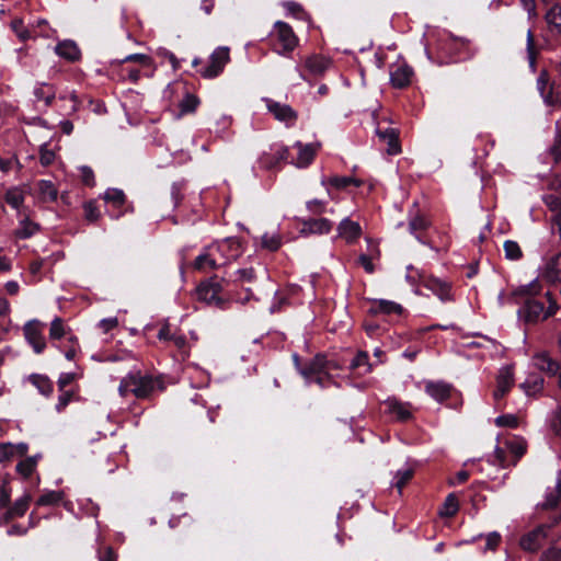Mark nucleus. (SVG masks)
I'll list each match as a JSON object with an SVG mask.
<instances>
[{"label":"nucleus","mask_w":561,"mask_h":561,"mask_svg":"<svg viewBox=\"0 0 561 561\" xmlns=\"http://www.w3.org/2000/svg\"><path fill=\"white\" fill-rule=\"evenodd\" d=\"M558 308V304L551 294L546 293L542 299L526 298L518 310V316L527 323H537L553 316Z\"/></svg>","instance_id":"f257e3e1"},{"label":"nucleus","mask_w":561,"mask_h":561,"mask_svg":"<svg viewBox=\"0 0 561 561\" xmlns=\"http://www.w3.org/2000/svg\"><path fill=\"white\" fill-rule=\"evenodd\" d=\"M159 383L158 379L150 376H142L139 373L130 374L122 379L118 392L122 397L133 393L138 399H147Z\"/></svg>","instance_id":"f03ea898"},{"label":"nucleus","mask_w":561,"mask_h":561,"mask_svg":"<svg viewBox=\"0 0 561 561\" xmlns=\"http://www.w3.org/2000/svg\"><path fill=\"white\" fill-rule=\"evenodd\" d=\"M270 37L274 50L279 55L291 53L299 43L298 36L295 34L293 27L283 21L275 22Z\"/></svg>","instance_id":"7ed1b4c3"},{"label":"nucleus","mask_w":561,"mask_h":561,"mask_svg":"<svg viewBox=\"0 0 561 561\" xmlns=\"http://www.w3.org/2000/svg\"><path fill=\"white\" fill-rule=\"evenodd\" d=\"M222 285L217 276H213L205 282H202L196 290L197 300L208 305L215 306L221 310L227 309L229 299L220 296L222 291Z\"/></svg>","instance_id":"20e7f679"},{"label":"nucleus","mask_w":561,"mask_h":561,"mask_svg":"<svg viewBox=\"0 0 561 561\" xmlns=\"http://www.w3.org/2000/svg\"><path fill=\"white\" fill-rule=\"evenodd\" d=\"M335 368H337L335 362L328 360L323 355H317L308 365L300 368L299 371L307 380H314L323 387L324 377Z\"/></svg>","instance_id":"39448f33"},{"label":"nucleus","mask_w":561,"mask_h":561,"mask_svg":"<svg viewBox=\"0 0 561 561\" xmlns=\"http://www.w3.org/2000/svg\"><path fill=\"white\" fill-rule=\"evenodd\" d=\"M230 60V49L227 46L217 47L210 55L208 65L198 71L205 79H213L219 76Z\"/></svg>","instance_id":"423d86ee"},{"label":"nucleus","mask_w":561,"mask_h":561,"mask_svg":"<svg viewBox=\"0 0 561 561\" xmlns=\"http://www.w3.org/2000/svg\"><path fill=\"white\" fill-rule=\"evenodd\" d=\"M210 249L218 255L222 266L238 259L242 253L241 242L237 238H226L210 245Z\"/></svg>","instance_id":"0eeeda50"},{"label":"nucleus","mask_w":561,"mask_h":561,"mask_svg":"<svg viewBox=\"0 0 561 561\" xmlns=\"http://www.w3.org/2000/svg\"><path fill=\"white\" fill-rule=\"evenodd\" d=\"M45 323L39 320H31L23 327L24 337L36 354H41L46 348V339L44 336Z\"/></svg>","instance_id":"6e6552de"},{"label":"nucleus","mask_w":561,"mask_h":561,"mask_svg":"<svg viewBox=\"0 0 561 561\" xmlns=\"http://www.w3.org/2000/svg\"><path fill=\"white\" fill-rule=\"evenodd\" d=\"M332 66V60L323 55L312 54L304 59V71L301 78L306 79L305 73L310 77H322Z\"/></svg>","instance_id":"1a4fd4ad"},{"label":"nucleus","mask_w":561,"mask_h":561,"mask_svg":"<svg viewBox=\"0 0 561 561\" xmlns=\"http://www.w3.org/2000/svg\"><path fill=\"white\" fill-rule=\"evenodd\" d=\"M549 528L550 527L547 525H541L535 528L534 530L529 531L528 534L524 535L519 541L520 547L525 551H537L545 545Z\"/></svg>","instance_id":"9d476101"},{"label":"nucleus","mask_w":561,"mask_h":561,"mask_svg":"<svg viewBox=\"0 0 561 561\" xmlns=\"http://www.w3.org/2000/svg\"><path fill=\"white\" fill-rule=\"evenodd\" d=\"M265 104L268 112L275 117V119L285 123L287 126L293 125L298 115L288 104H284L272 99H265Z\"/></svg>","instance_id":"9b49d317"},{"label":"nucleus","mask_w":561,"mask_h":561,"mask_svg":"<svg viewBox=\"0 0 561 561\" xmlns=\"http://www.w3.org/2000/svg\"><path fill=\"white\" fill-rule=\"evenodd\" d=\"M414 71L405 61H397L390 68V81L397 89H402L411 83Z\"/></svg>","instance_id":"f8f14e48"},{"label":"nucleus","mask_w":561,"mask_h":561,"mask_svg":"<svg viewBox=\"0 0 561 561\" xmlns=\"http://www.w3.org/2000/svg\"><path fill=\"white\" fill-rule=\"evenodd\" d=\"M531 362L535 368L545 373L548 376H557L560 365L547 351L536 352Z\"/></svg>","instance_id":"ddd939ff"},{"label":"nucleus","mask_w":561,"mask_h":561,"mask_svg":"<svg viewBox=\"0 0 561 561\" xmlns=\"http://www.w3.org/2000/svg\"><path fill=\"white\" fill-rule=\"evenodd\" d=\"M514 385V369L512 366H504L496 376V388L493 391L495 400L502 399Z\"/></svg>","instance_id":"4468645a"},{"label":"nucleus","mask_w":561,"mask_h":561,"mask_svg":"<svg viewBox=\"0 0 561 561\" xmlns=\"http://www.w3.org/2000/svg\"><path fill=\"white\" fill-rule=\"evenodd\" d=\"M289 154L288 148L284 146H274L271 147L268 151H264L260 158L261 167L266 170H272L280 161L287 159Z\"/></svg>","instance_id":"2eb2a0df"},{"label":"nucleus","mask_w":561,"mask_h":561,"mask_svg":"<svg viewBox=\"0 0 561 561\" xmlns=\"http://www.w3.org/2000/svg\"><path fill=\"white\" fill-rule=\"evenodd\" d=\"M561 502V471H558L551 484L547 485L545 501L541 507L545 510L556 507Z\"/></svg>","instance_id":"dca6fc26"},{"label":"nucleus","mask_w":561,"mask_h":561,"mask_svg":"<svg viewBox=\"0 0 561 561\" xmlns=\"http://www.w3.org/2000/svg\"><path fill=\"white\" fill-rule=\"evenodd\" d=\"M376 134L380 141L387 145L388 154H398L401 151L399 142V131L396 128L387 127L386 129H376Z\"/></svg>","instance_id":"f3484780"},{"label":"nucleus","mask_w":561,"mask_h":561,"mask_svg":"<svg viewBox=\"0 0 561 561\" xmlns=\"http://www.w3.org/2000/svg\"><path fill=\"white\" fill-rule=\"evenodd\" d=\"M337 233L347 243H353L362 236V227L357 221L344 218L337 226Z\"/></svg>","instance_id":"a211bd4d"},{"label":"nucleus","mask_w":561,"mask_h":561,"mask_svg":"<svg viewBox=\"0 0 561 561\" xmlns=\"http://www.w3.org/2000/svg\"><path fill=\"white\" fill-rule=\"evenodd\" d=\"M295 147L298 149V157L293 163L298 168H305L312 162L320 147V144L317 142L304 145L302 142L297 141Z\"/></svg>","instance_id":"6ab92c4d"},{"label":"nucleus","mask_w":561,"mask_h":561,"mask_svg":"<svg viewBox=\"0 0 561 561\" xmlns=\"http://www.w3.org/2000/svg\"><path fill=\"white\" fill-rule=\"evenodd\" d=\"M368 242V251L367 253H362L358 256V264L365 270L366 273L373 274L375 272L374 261L379 260L380 250L378 243L374 242L371 239H367Z\"/></svg>","instance_id":"aec40b11"},{"label":"nucleus","mask_w":561,"mask_h":561,"mask_svg":"<svg viewBox=\"0 0 561 561\" xmlns=\"http://www.w3.org/2000/svg\"><path fill=\"white\" fill-rule=\"evenodd\" d=\"M425 391L437 402H444L450 397L451 385L445 381H427Z\"/></svg>","instance_id":"412c9836"},{"label":"nucleus","mask_w":561,"mask_h":561,"mask_svg":"<svg viewBox=\"0 0 561 561\" xmlns=\"http://www.w3.org/2000/svg\"><path fill=\"white\" fill-rule=\"evenodd\" d=\"M387 412L396 417L398 421H407L411 417V410L409 403H403L394 398H389L385 401Z\"/></svg>","instance_id":"4be33fe9"},{"label":"nucleus","mask_w":561,"mask_h":561,"mask_svg":"<svg viewBox=\"0 0 561 561\" xmlns=\"http://www.w3.org/2000/svg\"><path fill=\"white\" fill-rule=\"evenodd\" d=\"M194 266L199 271L206 272L221 267L222 262H219L218 255L208 247L205 253L196 257Z\"/></svg>","instance_id":"5701e85b"},{"label":"nucleus","mask_w":561,"mask_h":561,"mask_svg":"<svg viewBox=\"0 0 561 561\" xmlns=\"http://www.w3.org/2000/svg\"><path fill=\"white\" fill-rule=\"evenodd\" d=\"M31 503V495L25 493L23 496L18 499L12 506L8 507L3 515L4 523L10 522L16 517H22L28 510Z\"/></svg>","instance_id":"b1692460"},{"label":"nucleus","mask_w":561,"mask_h":561,"mask_svg":"<svg viewBox=\"0 0 561 561\" xmlns=\"http://www.w3.org/2000/svg\"><path fill=\"white\" fill-rule=\"evenodd\" d=\"M542 277L550 283L561 280V252L547 261L542 272Z\"/></svg>","instance_id":"393cba45"},{"label":"nucleus","mask_w":561,"mask_h":561,"mask_svg":"<svg viewBox=\"0 0 561 561\" xmlns=\"http://www.w3.org/2000/svg\"><path fill=\"white\" fill-rule=\"evenodd\" d=\"M424 285L442 301L451 300L450 286L447 283L435 277H427L424 279Z\"/></svg>","instance_id":"a878e982"},{"label":"nucleus","mask_w":561,"mask_h":561,"mask_svg":"<svg viewBox=\"0 0 561 561\" xmlns=\"http://www.w3.org/2000/svg\"><path fill=\"white\" fill-rule=\"evenodd\" d=\"M55 53L61 57L65 58L68 61H77L81 57V51L77 44L72 41H62L58 43L55 47Z\"/></svg>","instance_id":"bb28decb"},{"label":"nucleus","mask_w":561,"mask_h":561,"mask_svg":"<svg viewBox=\"0 0 561 561\" xmlns=\"http://www.w3.org/2000/svg\"><path fill=\"white\" fill-rule=\"evenodd\" d=\"M369 312H371L374 314H377V313L400 314L402 312V307H401V305L390 301V300L378 299V300L373 301Z\"/></svg>","instance_id":"cd10ccee"},{"label":"nucleus","mask_w":561,"mask_h":561,"mask_svg":"<svg viewBox=\"0 0 561 561\" xmlns=\"http://www.w3.org/2000/svg\"><path fill=\"white\" fill-rule=\"evenodd\" d=\"M545 387V379L536 374H530L526 380L520 385V388L527 396H537L542 392Z\"/></svg>","instance_id":"c85d7f7f"},{"label":"nucleus","mask_w":561,"mask_h":561,"mask_svg":"<svg viewBox=\"0 0 561 561\" xmlns=\"http://www.w3.org/2000/svg\"><path fill=\"white\" fill-rule=\"evenodd\" d=\"M34 96L37 102H44L46 106H49L56 96V89L54 85L48 83H39L34 89Z\"/></svg>","instance_id":"c756f323"},{"label":"nucleus","mask_w":561,"mask_h":561,"mask_svg":"<svg viewBox=\"0 0 561 561\" xmlns=\"http://www.w3.org/2000/svg\"><path fill=\"white\" fill-rule=\"evenodd\" d=\"M549 77L546 71H541L537 79V89L539 90L543 101L548 105H554L556 93L549 89Z\"/></svg>","instance_id":"7c9ffc66"},{"label":"nucleus","mask_w":561,"mask_h":561,"mask_svg":"<svg viewBox=\"0 0 561 561\" xmlns=\"http://www.w3.org/2000/svg\"><path fill=\"white\" fill-rule=\"evenodd\" d=\"M39 198L44 203L55 202L58 197V190L53 182L47 180H41L37 183Z\"/></svg>","instance_id":"2f4dec72"},{"label":"nucleus","mask_w":561,"mask_h":561,"mask_svg":"<svg viewBox=\"0 0 561 561\" xmlns=\"http://www.w3.org/2000/svg\"><path fill=\"white\" fill-rule=\"evenodd\" d=\"M505 445L507 449L511 451V454L514 456L512 465L515 466L517 461L525 455L527 449V443L522 437H515L511 440H507Z\"/></svg>","instance_id":"473e14b6"},{"label":"nucleus","mask_w":561,"mask_h":561,"mask_svg":"<svg viewBox=\"0 0 561 561\" xmlns=\"http://www.w3.org/2000/svg\"><path fill=\"white\" fill-rule=\"evenodd\" d=\"M41 455L26 457L16 465V472L24 479H28L36 470Z\"/></svg>","instance_id":"72a5a7b5"},{"label":"nucleus","mask_w":561,"mask_h":561,"mask_svg":"<svg viewBox=\"0 0 561 561\" xmlns=\"http://www.w3.org/2000/svg\"><path fill=\"white\" fill-rule=\"evenodd\" d=\"M69 335H73L69 328H66L61 318L56 317L49 327V339L51 341L60 340L62 337H67Z\"/></svg>","instance_id":"f704fd0d"},{"label":"nucleus","mask_w":561,"mask_h":561,"mask_svg":"<svg viewBox=\"0 0 561 561\" xmlns=\"http://www.w3.org/2000/svg\"><path fill=\"white\" fill-rule=\"evenodd\" d=\"M554 104L561 105V89L556 91ZM550 153L556 162L560 161L561 158V119L556 125V140L554 145L550 149Z\"/></svg>","instance_id":"c9c22d12"},{"label":"nucleus","mask_w":561,"mask_h":561,"mask_svg":"<svg viewBox=\"0 0 561 561\" xmlns=\"http://www.w3.org/2000/svg\"><path fill=\"white\" fill-rule=\"evenodd\" d=\"M459 510V502L454 493H450L445 499L438 514L440 517H453Z\"/></svg>","instance_id":"e433bc0d"},{"label":"nucleus","mask_w":561,"mask_h":561,"mask_svg":"<svg viewBox=\"0 0 561 561\" xmlns=\"http://www.w3.org/2000/svg\"><path fill=\"white\" fill-rule=\"evenodd\" d=\"M30 380L32 385L35 386L42 394L46 397L51 394L53 382L48 377L35 374L30 377Z\"/></svg>","instance_id":"4c0bfd02"},{"label":"nucleus","mask_w":561,"mask_h":561,"mask_svg":"<svg viewBox=\"0 0 561 561\" xmlns=\"http://www.w3.org/2000/svg\"><path fill=\"white\" fill-rule=\"evenodd\" d=\"M430 226V221L423 215L415 214L409 221V229L412 234L420 239V233L425 231Z\"/></svg>","instance_id":"58836bf2"},{"label":"nucleus","mask_w":561,"mask_h":561,"mask_svg":"<svg viewBox=\"0 0 561 561\" xmlns=\"http://www.w3.org/2000/svg\"><path fill=\"white\" fill-rule=\"evenodd\" d=\"M305 227L311 233H328L332 229V222L327 218L311 219L305 222Z\"/></svg>","instance_id":"ea45409f"},{"label":"nucleus","mask_w":561,"mask_h":561,"mask_svg":"<svg viewBox=\"0 0 561 561\" xmlns=\"http://www.w3.org/2000/svg\"><path fill=\"white\" fill-rule=\"evenodd\" d=\"M187 412L190 415L197 416L199 419L201 426H206L215 422L210 412L207 411L203 405H197L194 403L192 404V407L188 408Z\"/></svg>","instance_id":"a19ab883"},{"label":"nucleus","mask_w":561,"mask_h":561,"mask_svg":"<svg viewBox=\"0 0 561 561\" xmlns=\"http://www.w3.org/2000/svg\"><path fill=\"white\" fill-rule=\"evenodd\" d=\"M352 370L363 369L360 374H367L371 370V365L368 362V354L364 351H358L350 364Z\"/></svg>","instance_id":"79ce46f5"},{"label":"nucleus","mask_w":561,"mask_h":561,"mask_svg":"<svg viewBox=\"0 0 561 561\" xmlns=\"http://www.w3.org/2000/svg\"><path fill=\"white\" fill-rule=\"evenodd\" d=\"M38 230V225L24 218L20 221L19 228L15 230V236L20 239L32 237Z\"/></svg>","instance_id":"37998d69"},{"label":"nucleus","mask_w":561,"mask_h":561,"mask_svg":"<svg viewBox=\"0 0 561 561\" xmlns=\"http://www.w3.org/2000/svg\"><path fill=\"white\" fill-rule=\"evenodd\" d=\"M64 491H48L37 499L38 506H50L58 504L64 499Z\"/></svg>","instance_id":"c03bdc74"},{"label":"nucleus","mask_w":561,"mask_h":561,"mask_svg":"<svg viewBox=\"0 0 561 561\" xmlns=\"http://www.w3.org/2000/svg\"><path fill=\"white\" fill-rule=\"evenodd\" d=\"M4 198L5 202L14 209H19L24 203V194L18 187L8 190Z\"/></svg>","instance_id":"a18cd8bd"},{"label":"nucleus","mask_w":561,"mask_h":561,"mask_svg":"<svg viewBox=\"0 0 561 561\" xmlns=\"http://www.w3.org/2000/svg\"><path fill=\"white\" fill-rule=\"evenodd\" d=\"M503 247H504L505 257L507 260L517 261V260L522 259L523 251H522L520 245L516 241L506 240L504 242Z\"/></svg>","instance_id":"49530a36"},{"label":"nucleus","mask_w":561,"mask_h":561,"mask_svg":"<svg viewBox=\"0 0 561 561\" xmlns=\"http://www.w3.org/2000/svg\"><path fill=\"white\" fill-rule=\"evenodd\" d=\"M199 100L194 94L186 93L183 100L180 102V113L182 115L193 113L197 108Z\"/></svg>","instance_id":"de8ad7c7"},{"label":"nucleus","mask_w":561,"mask_h":561,"mask_svg":"<svg viewBox=\"0 0 561 561\" xmlns=\"http://www.w3.org/2000/svg\"><path fill=\"white\" fill-rule=\"evenodd\" d=\"M546 21L550 26L556 27L559 32H561V5L554 4L550 8V10L546 13Z\"/></svg>","instance_id":"09e8293b"},{"label":"nucleus","mask_w":561,"mask_h":561,"mask_svg":"<svg viewBox=\"0 0 561 561\" xmlns=\"http://www.w3.org/2000/svg\"><path fill=\"white\" fill-rule=\"evenodd\" d=\"M104 199L116 207H121L125 204L126 196L122 190L110 188L105 192Z\"/></svg>","instance_id":"8fccbe9b"},{"label":"nucleus","mask_w":561,"mask_h":561,"mask_svg":"<svg viewBox=\"0 0 561 561\" xmlns=\"http://www.w3.org/2000/svg\"><path fill=\"white\" fill-rule=\"evenodd\" d=\"M282 244L280 236L277 233H264L262 236V245L263 248L270 251H276L279 249Z\"/></svg>","instance_id":"3c124183"},{"label":"nucleus","mask_w":561,"mask_h":561,"mask_svg":"<svg viewBox=\"0 0 561 561\" xmlns=\"http://www.w3.org/2000/svg\"><path fill=\"white\" fill-rule=\"evenodd\" d=\"M60 101L67 103L65 110L67 114H75L80 107V101L75 91H72L69 95H61Z\"/></svg>","instance_id":"603ef678"},{"label":"nucleus","mask_w":561,"mask_h":561,"mask_svg":"<svg viewBox=\"0 0 561 561\" xmlns=\"http://www.w3.org/2000/svg\"><path fill=\"white\" fill-rule=\"evenodd\" d=\"M413 473L414 471L411 468L399 470L397 472L394 485L398 489L399 493H401L403 486L411 480Z\"/></svg>","instance_id":"864d4df0"},{"label":"nucleus","mask_w":561,"mask_h":561,"mask_svg":"<svg viewBox=\"0 0 561 561\" xmlns=\"http://www.w3.org/2000/svg\"><path fill=\"white\" fill-rule=\"evenodd\" d=\"M329 183L336 188H345L351 184L360 185L359 181L351 176H333L329 180Z\"/></svg>","instance_id":"5fc2aeb1"},{"label":"nucleus","mask_w":561,"mask_h":561,"mask_svg":"<svg viewBox=\"0 0 561 561\" xmlns=\"http://www.w3.org/2000/svg\"><path fill=\"white\" fill-rule=\"evenodd\" d=\"M119 64L122 62H137L141 65L142 67H150L152 64L151 57L145 54H131L123 58L122 60H118Z\"/></svg>","instance_id":"6e6d98bb"},{"label":"nucleus","mask_w":561,"mask_h":561,"mask_svg":"<svg viewBox=\"0 0 561 561\" xmlns=\"http://www.w3.org/2000/svg\"><path fill=\"white\" fill-rule=\"evenodd\" d=\"M495 424L502 427L515 428L518 426V419L514 414H504L495 419Z\"/></svg>","instance_id":"4d7b16f0"},{"label":"nucleus","mask_w":561,"mask_h":561,"mask_svg":"<svg viewBox=\"0 0 561 561\" xmlns=\"http://www.w3.org/2000/svg\"><path fill=\"white\" fill-rule=\"evenodd\" d=\"M84 217L90 222H95L100 218V211L94 202L90 201L83 205Z\"/></svg>","instance_id":"13d9d810"},{"label":"nucleus","mask_w":561,"mask_h":561,"mask_svg":"<svg viewBox=\"0 0 561 561\" xmlns=\"http://www.w3.org/2000/svg\"><path fill=\"white\" fill-rule=\"evenodd\" d=\"M12 30L22 41H26L31 37V34L27 27L24 25L23 21L20 19H15L11 22Z\"/></svg>","instance_id":"bf43d9fd"},{"label":"nucleus","mask_w":561,"mask_h":561,"mask_svg":"<svg viewBox=\"0 0 561 561\" xmlns=\"http://www.w3.org/2000/svg\"><path fill=\"white\" fill-rule=\"evenodd\" d=\"M55 152L47 148V145L41 146L39 161L43 167H48L55 161Z\"/></svg>","instance_id":"052dcab7"},{"label":"nucleus","mask_w":561,"mask_h":561,"mask_svg":"<svg viewBox=\"0 0 561 561\" xmlns=\"http://www.w3.org/2000/svg\"><path fill=\"white\" fill-rule=\"evenodd\" d=\"M67 341L69 342V346L64 351L65 357L68 360H72L79 351L78 339L75 335H69Z\"/></svg>","instance_id":"680f3d73"},{"label":"nucleus","mask_w":561,"mask_h":561,"mask_svg":"<svg viewBox=\"0 0 561 561\" xmlns=\"http://www.w3.org/2000/svg\"><path fill=\"white\" fill-rule=\"evenodd\" d=\"M493 457L492 463L501 468H506L512 465V462L510 463L506 459L505 450L499 446L495 447Z\"/></svg>","instance_id":"e2e57ef3"},{"label":"nucleus","mask_w":561,"mask_h":561,"mask_svg":"<svg viewBox=\"0 0 561 561\" xmlns=\"http://www.w3.org/2000/svg\"><path fill=\"white\" fill-rule=\"evenodd\" d=\"M501 542V535L497 531H492L485 537V548L484 550L494 551Z\"/></svg>","instance_id":"0e129e2a"},{"label":"nucleus","mask_w":561,"mask_h":561,"mask_svg":"<svg viewBox=\"0 0 561 561\" xmlns=\"http://www.w3.org/2000/svg\"><path fill=\"white\" fill-rule=\"evenodd\" d=\"M98 327L104 334H106L118 327V319L116 317L102 319Z\"/></svg>","instance_id":"69168bd1"},{"label":"nucleus","mask_w":561,"mask_h":561,"mask_svg":"<svg viewBox=\"0 0 561 561\" xmlns=\"http://www.w3.org/2000/svg\"><path fill=\"white\" fill-rule=\"evenodd\" d=\"M283 7L295 18H299L304 13L302 7L295 1H285L283 2Z\"/></svg>","instance_id":"338daca9"},{"label":"nucleus","mask_w":561,"mask_h":561,"mask_svg":"<svg viewBox=\"0 0 561 561\" xmlns=\"http://www.w3.org/2000/svg\"><path fill=\"white\" fill-rule=\"evenodd\" d=\"M551 427L557 435L561 436V407L553 412Z\"/></svg>","instance_id":"774afa93"}]
</instances>
